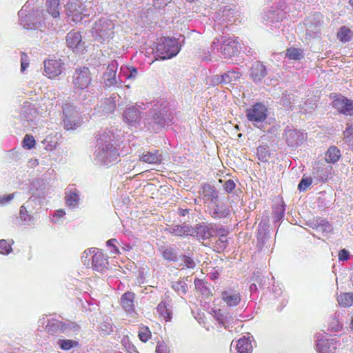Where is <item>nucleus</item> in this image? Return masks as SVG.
<instances>
[{"label":"nucleus","mask_w":353,"mask_h":353,"mask_svg":"<svg viewBox=\"0 0 353 353\" xmlns=\"http://www.w3.org/2000/svg\"><path fill=\"white\" fill-rule=\"evenodd\" d=\"M115 137L111 131L103 132L97 135L94 160L97 163L108 165L117 162L119 158L118 150L114 146Z\"/></svg>","instance_id":"1"},{"label":"nucleus","mask_w":353,"mask_h":353,"mask_svg":"<svg viewBox=\"0 0 353 353\" xmlns=\"http://www.w3.org/2000/svg\"><path fill=\"white\" fill-rule=\"evenodd\" d=\"M173 119L174 114L167 106L156 103L148 112L143 123L149 130L158 132L166 126L171 125Z\"/></svg>","instance_id":"2"},{"label":"nucleus","mask_w":353,"mask_h":353,"mask_svg":"<svg viewBox=\"0 0 353 353\" xmlns=\"http://www.w3.org/2000/svg\"><path fill=\"white\" fill-rule=\"evenodd\" d=\"M33 0H28L19 12V23L25 29L36 30L41 26V22L44 19L43 11L38 10H28L29 6Z\"/></svg>","instance_id":"3"},{"label":"nucleus","mask_w":353,"mask_h":353,"mask_svg":"<svg viewBox=\"0 0 353 353\" xmlns=\"http://www.w3.org/2000/svg\"><path fill=\"white\" fill-rule=\"evenodd\" d=\"M211 48L213 51L216 49L218 52L220 50L225 58H230L238 54L239 46L238 41L234 38L221 37L214 39Z\"/></svg>","instance_id":"4"},{"label":"nucleus","mask_w":353,"mask_h":353,"mask_svg":"<svg viewBox=\"0 0 353 353\" xmlns=\"http://www.w3.org/2000/svg\"><path fill=\"white\" fill-rule=\"evenodd\" d=\"M239 16V11L235 6H221L213 14L212 19L215 21V29L216 26H224L228 27L230 23H233ZM217 29H219L218 27Z\"/></svg>","instance_id":"5"},{"label":"nucleus","mask_w":353,"mask_h":353,"mask_svg":"<svg viewBox=\"0 0 353 353\" xmlns=\"http://www.w3.org/2000/svg\"><path fill=\"white\" fill-rule=\"evenodd\" d=\"M114 24L112 21L106 18H101L94 23L92 29V34L94 39L103 43L112 38Z\"/></svg>","instance_id":"6"},{"label":"nucleus","mask_w":353,"mask_h":353,"mask_svg":"<svg viewBox=\"0 0 353 353\" xmlns=\"http://www.w3.org/2000/svg\"><path fill=\"white\" fill-rule=\"evenodd\" d=\"M63 125L66 130H74L82 123L81 117L77 108L71 103L63 106Z\"/></svg>","instance_id":"7"},{"label":"nucleus","mask_w":353,"mask_h":353,"mask_svg":"<svg viewBox=\"0 0 353 353\" xmlns=\"http://www.w3.org/2000/svg\"><path fill=\"white\" fill-rule=\"evenodd\" d=\"M157 49L161 58L167 59L175 57L180 51V46L175 39L163 37L161 38Z\"/></svg>","instance_id":"8"},{"label":"nucleus","mask_w":353,"mask_h":353,"mask_svg":"<svg viewBox=\"0 0 353 353\" xmlns=\"http://www.w3.org/2000/svg\"><path fill=\"white\" fill-rule=\"evenodd\" d=\"M67 15L76 23L81 22L83 18L90 15V11L86 8L80 0H70L65 5Z\"/></svg>","instance_id":"9"},{"label":"nucleus","mask_w":353,"mask_h":353,"mask_svg":"<svg viewBox=\"0 0 353 353\" xmlns=\"http://www.w3.org/2000/svg\"><path fill=\"white\" fill-rule=\"evenodd\" d=\"M38 117V112L34 106L30 102L23 103L20 109L19 119L25 128H34L35 119Z\"/></svg>","instance_id":"10"},{"label":"nucleus","mask_w":353,"mask_h":353,"mask_svg":"<svg viewBox=\"0 0 353 353\" xmlns=\"http://www.w3.org/2000/svg\"><path fill=\"white\" fill-rule=\"evenodd\" d=\"M92 81L90 69L87 67L76 68L72 77V85L74 90H84L88 87Z\"/></svg>","instance_id":"11"},{"label":"nucleus","mask_w":353,"mask_h":353,"mask_svg":"<svg viewBox=\"0 0 353 353\" xmlns=\"http://www.w3.org/2000/svg\"><path fill=\"white\" fill-rule=\"evenodd\" d=\"M268 109L262 103H256L250 108L246 110V117L253 124L259 128V124H261L267 118Z\"/></svg>","instance_id":"12"},{"label":"nucleus","mask_w":353,"mask_h":353,"mask_svg":"<svg viewBox=\"0 0 353 353\" xmlns=\"http://www.w3.org/2000/svg\"><path fill=\"white\" fill-rule=\"evenodd\" d=\"M118 63L116 61H112L108 66L103 75V83L105 87H121L122 85L121 75L120 74L117 77V70Z\"/></svg>","instance_id":"13"},{"label":"nucleus","mask_w":353,"mask_h":353,"mask_svg":"<svg viewBox=\"0 0 353 353\" xmlns=\"http://www.w3.org/2000/svg\"><path fill=\"white\" fill-rule=\"evenodd\" d=\"M330 98L333 99L332 107L341 114L346 116L353 115V101L336 94H331Z\"/></svg>","instance_id":"14"},{"label":"nucleus","mask_w":353,"mask_h":353,"mask_svg":"<svg viewBox=\"0 0 353 353\" xmlns=\"http://www.w3.org/2000/svg\"><path fill=\"white\" fill-rule=\"evenodd\" d=\"M283 138L289 147L296 148L307 139V134L296 129L287 128L284 130Z\"/></svg>","instance_id":"15"},{"label":"nucleus","mask_w":353,"mask_h":353,"mask_svg":"<svg viewBox=\"0 0 353 353\" xmlns=\"http://www.w3.org/2000/svg\"><path fill=\"white\" fill-rule=\"evenodd\" d=\"M217 225L213 223L206 224L202 223L193 228L192 236H196L199 239L206 240L216 234Z\"/></svg>","instance_id":"16"},{"label":"nucleus","mask_w":353,"mask_h":353,"mask_svg":"<svg viewBox=\"0 0 353 353\" xmlns=\"http://www.w3.org/2000/svg\"><path fill=\"white\" fill-rule=\"evenodd\" d=\"M306 39H312L318 37L321 32V23L320 21V14H314L312 17H310L306 20L305 23Z\"/></svg>","instance_id":"17"},{"label":"nucleus","mask_w":353,"mask_h":353,"mask_svg":"<svg viewBox=\"0 0 353 353\" xmlns=\"http://www.w3.org/2000/svg\"><path fill=\"white\" fill-rule=\"evenodd\" d=\"M63 63L61 59H49L44 62V72L48 78H54L63 71Z\"/></svg>","instance_id":"18"},{"label":"nucleus","mask_w":353,"mask_h":353,"mask_svg":"<svg viewBox=\"0 0 353 353\" xmlns=\"http://www.w3.org/2000/svg\"><path fill=\"white\" fill-rule=\"evenodd\" d=\"M285 15V12L276 8H271V10H265L262 14V22L270 26L279 23Z\"/></svg>","instance_id":"19"},{"label":"nucleus","mask_w":353,"mask_h":353,"mask_svg":"<svg viewBox=\"0 0 353 353\" xmlns=\"http://www.w3.org/2000/svg\"><path fill=\"white\" fill-rule=\"evenodd\" d=\"M66 43L68 48L77 53L83 51V43L81 42V35L79 32L70 31L66 36Z\"/></svg>","instance_id":"20"},{"label":"nucleus","mask_w":353,"mask_h":353,"mask_svg":"<svg viewBox=\"0 0 353 353\" xmlns=\"http://www.w3.org/2000/svg\"><path fill=\"white\" fill-rule=\"evenodd\" d=\"M65 203L71 208H76L79 205L80 200V192L74 184L70 185L65 190Z\"/></svg>","instance_id":"21"},{"label":"nucleus","mask_w":353,"mask_h":353,"mask_svg":"<svg viewBox=\"0 0 353 353\" xmlns=\"http://www.w3.org/2000/svg\"><path fill=\"white\" fill-rule=\"evenodd\" d=\"M332 165L318 162L313 168V174L319 181H325L332 175Z\"/></svg>","instance_id":"22"},{"label":"nucleus","mask_w":353,"mask_h":353,"mask_svg":"<svg viewBox=\"0 0 353 353\" xmlns=\"http://www.w3.org/2000/svg\"><path fill=\"white\" fill-rule=\"evenodd\" d=\"M108 266V259L103 252L97 251L92 256L91 267L94 271L103 272Z\"/></svg>","instance_id":"23"},{"label":"nucleus","mask_w":353,"mask_h":353,"mask_svg":"<svg viewBox=\"0 0 353 353\" xmlns=\"http://www.w3.org/2000/svg\"><path fill=\"white\" fill-rule=\"evenodd\" d=\"M252 338V336L249 335L243 336L235 342V345H234L233 341L231 343V347H234L238 353H252L253 349Z\"/></svg>","instance_id":"24"},{"label":"nucleus","mask_w":353,"mask_h":353,"mask_svg":"<svg viewBox=\"0 0 353 353\" xmlns=\"http://www.w3.org/2000/svg\"><path fill=\"white\" fill-rule=\"evenodd\" d=\"M134 299L135 294L132 292H127L121 297L122 307L130 314L135 313Z\"/></svg>","instance_id":"25"},{"label":"nucleus","mask_w":353,"mask_h":353,"mask_svg":"<svg viewBox=\"0 0 353 353\" xmlns=\"http://www.w3.org/2000/svg\"><path fill=\"white\" fill-rule=\"evenodd\" d=\"M200 194L202 196L203 203H215L218 200L219 195L214 187L209 184H203L202 185Z\"/></svg>","instance_id":"26"},{"label":"nucleus","mask_w":353,"mask_h":353,"mask_svg":"<svg viewBox=\"0 0 353 353\" xmlns=\"http://www.w3.org/2000/svg\"><path fill=\"white\" fill-rule=\"evenodd\" d=\"M139 160L149 164H160L162 162V154L158 150L144 152L140 157Z\"/></svg>","instance_id":"27"},{"label":"nucleus","mask_w":353,"mask_h":353,"mask_svg":"<svg viewBox=\"0 0 353 353\" xmlns=\"http://www.w3.org/2000/svg\"><path fill=\"white\" fill-rule=\"evenodd\" d=\"M221 299L228 307L238 305L241 300L240 294L231 290L222 292Z\"/></svg>","instance_id":"28"},{"label":"nucleus","mask_w":353,"mask_h":353,"mask_svg":"<svg viewBox=\"0 0 353 353\" xmlns=\"http://www.w3.org/2000/svg\"><path fill=\"white\" fill-rule=\"evenodd\" d=\"M166 231L174 236L183 237L185 236H192L193 227L188 224L175 225L166 228Z\"/></svg>","instance_id":"29"},{"label":"nucleus","mask_w":353,"mask_h":353,"mask_svg":"<svg viewBox=\"0 0 353 353\" xmlns=\"http://www.w3.org/2000/svg\"><path fill=\"white\" fill-rule=\"evenodd\" d=\"M119 98L118 95L113 94L111 97L105 99L101 103L98 108V111L102 112L103 115H108L114 111L116 108L117 99Z\"/></svg>","instance_id":"30"},{"label":"nucleus","mask_w":353,"mask_h":353,"mask_svg":"<svg viewBox=\"0 0 353 353\" xmlns=\"http://www.w3.org/2000/svg\"><path fill=\"white\" fill-rule=\"evenodd\" d=\"M124 121L131 125H135L140 120V111L136 107L127 108L123 113Z\"/></svg>","instance_id":"31"},{"label":"nucleus","mask_w":353,"mask_h":353,"mask_svg":"<svg viewBox=\"0 0 353 353\" xmlns=\"http://www.w3.org/2000/svg\"><path fill=\"white\" fill-rule=\"evenodd\" d=\"M209 208V214L214 219H222L229 216L230 210L225 205H219L216 202Z\"/></svg>","instance_id":"32"},{"label":"nucleus","mask_w":353,"mask_h":353,"mask_svg":"<svg viewBox=\"0 0 353 353\" xmlns=\"http://www.w3.org/2000/svg\"><path fill=\"white\" fill-rule=\"evenodd\" d=\"M265 74V68L261 62L256 61L252 64L250 75L254 81H261Z\"/></svg>","instance_id":"33"},{"label":"nucleus","mask_w":353,"mask_h":353,"mask_svg":"<svg viewBox=\"0 0 353 353\" xmlns=\"http://www.w3.org/2000/svg\"><path fill=\"white\" fill-rule=\"evenodd\" d=\"M316 351L318 353H334V344L328 339H319L316 341Z\"/></svg>","instance_id":"34"},{"label":"nucleus","mask_w":353,"mask_h":353,"mask_svg":"<svg viewBox=\"0 0 353 353\" xmlns=\"http://www.w3.org/2000/svg\"><path fill=\"white\" fill-rule=\"evenodd\" d=\"M157 312L160 316L165 321H169L172 319V310L169 303L165 300L161 301L157 307Z\"/></svg>","instance_id":"35"},{"label":"nucleus","mask_w":353,"mask_h":353,"mask_svg":"<svg viewBox=\"0 0 353 353\" xmlns=\"http://www.w3.org/2000/svg\"><path fill=\"white\" fill-rule=\"evenodd\" d=\"M341 157V152L336 146H330L325 153L326 163H335Z\"/></svg>","instance_id":"36"},{"label":"nucleus","mask_w":353,"mask_h":353,"mask_svg":"<svg viewBox=\"0 0 353 353\" xmlns=\"http://www.w3.org/2000/svg\"><path fill=\"white\" fill-rule=\"evenodd\" d=\"M60 0H47V11L53 18H58L60 12Z\"/></svg>","instance_id":"37"},{"label":"nucleus","mask_w":353,"mask_h":353,"mask_svg":"<svg viewBox=\"0 0 353 353\" xmlns=\"http://www.w3.org/2000/svg\"><path fill=\"white\" fill-rule=\"evenodd\" d=\"M138 70L135 67L123 65L120 69V75L126 79L134 80L138 77Z\"/></svg>","instance_id":"38"},{"label":"nucleus","mask_w":353,"mask_h":353,"mask_svg":"<svg viewBox=\"0 0 353 353\" xmlns=\"http://www.w3.org/2000/svg\"><path fill=\"white\" fill-rule=\"evenodd\" d=\"M64 323L58 320L49 321L46 325V331L48 334L54 335L62 332Z\"/></svg>","instance_id":"39"},{"label":"nucleus","mask_w":353,"mask_h":353,"mask_svg":"<svg viewBox=\"0 0 353 353\" xmlns=\"http://www.w3.org/2000/svg\"><path fill=\"white\" fill-rule=\"evenodd\" d=\"M214 317L220 325H223L225 328H229L230 321L233 320L232 315L228 313L223 314L221 310L216 311Z\"/></svg>","instance_id":"40"},{"label":"nucleus","mask_w":353,"mask_h":353,"mask_svg":"<svg viewBox=\"0 0 353 353\" xmlns=\"http://www.w3.org/2000/svg\"><path fill=\"white\" fill-rule=\"evenodd\" d=\"M337 37L341 42L346 43L353 38V32L350 28L343 26L340 28Z\"/></svg>","instance_id":"41"},{"label":"nucleus","mask_w":353,"mask_h":353,"mask_svg":"<svg viewBox=\"0 0 353 353\" xmlns=\"http://www.w3.org/2000/svg\"><path fill=\"white\" fill-rule=\"evenodd\" d=\"M241 76V74L235 70H230L223 74V84L234 83Z\"/></svg>","instance_id":"42"},{"label":"nucleus","mask_w":353,"mask_h":353,"mask_svg":"<svg viewBox=\"0 0 353 353\" xmlns=\"http://www.w3.org/2000/svg\"><path fill=\"white\" fill-rule=\"evenodd\" d=\"M338 303L343 307H350L353 304V294L347 292L340 294L338 296Z\"/></svg>","instance_id":"43"},{"label":"nucleus","mask_w":353,"mask_h":353,"mask_svg":"<svg viewBox=\"0 0 353 353\" xmlns=\"http://www.w3.org/2000/svg\"><path fill=\"white\" fill-rule=\"evenodd\" d=\"M294 101V95L286 92L283 94L280 103L286 110H290Z\"/></svg>","instance_id":"44"},{"label":"nucleus","mask_w":353,"mask_h":353,"mask_svg":"<svg viewBox=\"0 0 353 353\" xmlns=\"http://www.w3.org/2000/svg\"><path fill=\"white\" fill-rule=\"evenodd\" d=\"M226 230L224 228H218L216 231V234H220L221 236L216 241V243L217 246L221 249L224 250L227 246V238H226Z\"/></svg>","instance_id":"45"},{"label":"nucleus","mask_w":353,"mask_h":353,"mask_svg":"<svg viewBox=\"0 0 353 353\" xmlns=\"http://www.w3.org/2000/svg\"><path fill=\"white\" fill-rule=\"evenodd\" d=\"M286 56L290 59L300 60L303 57V52L300 48H290L286 50Z\"/></svg>","instance_id":"46"},{"label":"nucleus","mask_w":353,"mask_h":353,"mask_svg":"<svg viewBox=\"0 0 353 353\" xmlns=\"http://www.w3.org/2000/svg\"><path fill=\"white\" fill-rule=\"evenodd\" d=\"M258 159L262 162H267L270 157V152L267 146L260 145L256 149Z\"/></svg>","instance_id":"47"},{"label":"nucleus","mask_w":353,"mask_h":353,"mask_svg":"<svg viewBox=\"0 0 353 353\" xmlns=\"http://www.w3.org/2000/svg\"><path fill=\"white\" fill-rule=\"evenodd\" d=\"M285 208L283 205H277L273 209V218L275 223L281 221L284 216Z\"/></svg>","instance_id":"48"},{"label":"nucleus","mask_w":353,"mask_h":353,"mask_svg":"<svg viewBox=\"0 0 353 353\" xmlns=\"http://www.w3.org/2000/svg\"><path fill=\"white\" fill-rule=\"evenodd\" d=\"M172 288L179 294H185L188 290V285L185 281H176L172 283Z\"/></svg>","instance_id":"49"},{"label":"nucleus","mask_w":353,"mask_h":353,"mask_svg":"<svg viewBox=\"0 0 353 353\" xmlns=\"http://www.w3.org/2000/svg\"><path fill=\"white\" fill-rule=\"evenodd\" d=\"M58 343L60 347L63 350H69L70 349L78 345V342L73 340H59Z\"/></svg>","instance_id":"50"},{"label":"nucleus","mask_w":353,"mask_h":353,"mask_svg":"<svg viewBox=\"0 0 353 353\" xmlns=\"http://www.w3.org/2000/svg\"><path fill=\"white\" fill-rule=\"evenodd\" d=\"M79 330V326L73 322H68L67 323H64V326L62 329V332L65 334H70L77 332Z\"/></svg>","instance_id":"51"},{"label":"nucleus","mask_w":353,"mask_h":353,"mask_svg":"<svg viewBox=\"0 0 353 353\" xmlns=\"http://www.w3.org/2000/svg\"><path fill=\"white\" fill-rule=\"evenodd\" d=\"M162 254L163 258L168 261H175L176 259V251L172 248H166L163 251Z\"/></svg>","instance_id":"52"},{"label":"nucleus","mask_w":353,"mask_h":353,"mask_svg":"<svg viewBox=\"0 0 353 353\" xmlns=\"http://www.w3.org/2000/svg\"><path fill=\"white\" fill-rule=\"evenodd\" d=\"M151 332L148 327H141L139 331V337L143 342H146L150 339Z\"/></svg>","instance_id":"53"},{"label":"nucleus","mask_w":353,"mask_h":353,"mask_svg":"<svg viewBox=\"0 0 353 353\" xmlns=\"http://www.w3.org/2000/svg\"><path fill=\"white\" fill-rule=\"evenodd\" d=\"M20 218L28 224H30L33 221L32 217L28 214L26 207L24 205H22L20 208Z\"/></svg>","instance_id":"54"},{"label":"nucleus","mask_w":353,"mask_h":353,"mask_svg":"<svg viewBox=\"0 0 353 353\" xmlns=\"http://www.w3.org/2000/svg\"><path fill=\"white\" fill-rule=\"evenodd\" d=\"M12 248L11 244L8 243L7 241L2 239L0 240V253L2 254H8L12 252Z\"/></svg>","instance_id":"55"},{"label":"nucleus","mask_w":353,"mask_h":353,"mask_svg":"<svg viewBox=\"0 0 353 353\" xmlns=\"http://www.w3.org/2000/svg\"><path fill=\"white\" fill-rule=\"evenodd\" d=\"M35 140L32 136L26 134L23 141V146L27 149H31L34 147Z\"/></svg>","instance_id":"56"},{"label":"nucleus","mask_w":353,"mask_h":353,"mask_svg":"<svg viewBox=\"0 0 353 353\" xmlns=\"http://www.w3.org/2000/svg\"><path fill=\"white\" fill-rule=\"evenodd\" d=\"M182 261L183 262L182 269L183 268L193 269L196 266V263L194 262L193 259H192L191 257H190L188 256L183 255Z\"/></svg>","instance_id":"57"},{"label":"nucleus","mask_w":353,"mask_h":353,"mask_svg":"<svg viewBox=\"0 0 353 353\" xmlns=\"http://www.w3.org/2000/svg\"><path fill=\"white\" fill-rule=\"evenodd\" d=\"M312 180L310 177H303L301 180L298 189L300 191H305L312 184Z\"/></svg>","instance_id":"58"},{"label":"nucleus","mask_w":353,"mask_h":353,"mask_svg":"<svg viewBox=\"0 0 353 353\" xmlns=\"http://www.w3.org/2000/svg\"><path fill=\"white\" fill-rule=\"evenodd\" d=\"M93 253H95V248H90L83 252L81 256V261L85 265H90V260L88 259V256Z\"/></svg>","instance_id":"59"},{"label":"nucleus","mask_w":353,"mask_h":353,"mask_svg":"<svg viewBox=\"0 0 353 353\" xmlns=\"http://www.w3.org/2000/svg\"><path fill=\"white\" fill-rule=\"evenodd\" d=\"M100 330L101 334L108 335L112 332V326L108 321H104L101 324Z\"/></svg>","instance_id":"60"},{"label":"nucleus","mask_w":353,"mask_h":353,"mask_svg":"<svg viewBox=\"0 0 353 353\" xmlns=\"http://www.w3.org/2000/svg\"><path fill=\"white\" fill-rule=\"evenodd\" d=\"M157 353H170L168 345L164 342H159L156 347Z\"/></svg>","instance_id":"61"},{"label":"nucleus","mask_w":353,"mask_h":353,"mask_svg":"<svg viewBox=\"0 0 353 353\" xmlns=\"http://www.w3.org/2000/svg\"><path fill=\"white\" fill-rule=\"evenodd\" d=\"M210 84L216 85L219 84H223V77L221 75H214L210 77Z\"/></svg>","instance_id":"62"},{"label":"nucleus","mask_w":353,"mask_h":353,"mask_svg":"<svg viewBox=\"0 0 353 353\" xmlns=\"http://www.w3.org/2000/svg\"><path fill=\"white\" fill-rule=\"evenodd\" d=\"M15 193L4 194L0 196V205H6L13 199Z\"/></svg>","instance_id":"63"},{"label":"nucleus","mask_w":353,"mask_h":353,"mask_svg":"<svg viewBox=\"0 0 353 353\" xmlns=\"http://www.w3.org/2000/svg\"><path fill=\"white\" fill-rule=\"evenodd\" d=\"M235 183L232 179L228 180L223 185L224 190L228 193L231 192L235 188Z\"/></svg>","instance_id":"64"}]
</instances>
